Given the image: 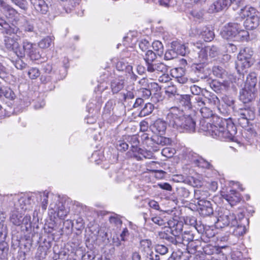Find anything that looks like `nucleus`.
Instances as JSON below:
<instances>
[{"instance_id":"f257e3e1","label":"nucleus","mask_w":260,"mask_h":260,"mask_svg":"<svg viewBox=\"0 0 260 260\" xmlns=\"http://www.w3.org/2000/svg\"><path fill=\"white\" fill-rule=\"evenodd\" d=\"M211 128L209 134L212 137L221 141H235L237 128L231 118H219Z\"/></svg>"},{"instance_id":"f03ea898","label":"nucleus","mask_w":260,"mask_h":260,"mask_svg":"<svg viewBox=\"0 0 260 260\" xmlns=\"http://www.w3.org/2000/svg\"><path fill=\"white\" fill-rule=\"evenodd\" d=\"M259 13L254 7L245 6L240 10L239 17L236 18L237 21L242 22L246 18L244 25L247 29L257 28L259 24Z\"/></svg>"},{"instance_id":"7ed1b4c3","label":"nucleus","mask_w":260,"mask_h":260,"mask_svg":"<svg viewBox=\"0 0 260 260\" xmlns=\"http://www.w3.org/2000/svg\"><path fill=\"white\" fill-rule=\"evenodd\" d=\"M253 51L250 47L241 49L237 56L236 68L239 74L244 75L254 62Z\"/></svg>"},{"instance_id":"20e7f679","label":"nucleus","mask_w":260,"mask_h":260,"mask_svg":"<svg viewBox=\"0 0 260 260\" xmlns=\"http://www.w3.org/2000/svg\"><path fill=\"white\" fill-rule=\"evenodd\" d=\"M184 116L183 111L177 107H171L166 115V122L173 128L178 129Z\"/></svg>"},{"instance_id":"39448f33","label":"nucleus","mask_w":260,"mask_h":260,"mask_svg":"<svg viewBox=\"0 0 260 260\" xmlns=\"http://www.w3.org/2000/svg\"><path fill=\"white\" fill-rule=\"evenodd\" d=\"M244 2V0H217L209 6L208 12L209 13L217 12L227 8L231 4L238 7L243 4Z\"/></svg>"},{"instance_id":"423d86ee","label":"nucleus","mask_w":260,"mask_h":260,"mask_svg":"<svg viewBox=\"0 0 260 260\" xmlns=\"http://www.w3.org/2000/svg\"><path fill=\"white\" fill-rule=\"evenodd\" d=\"M35 21L31 19H24L21 22L20 29L21 33V37L33 36L38 34L37 27L35 26Z\"/></svg>"},{"instance_id":"0eeeda50","label":"nucleus","mask_w":260,"mask_h":260,"mask_svg":"<svg viewBox=\"0 0 260 260\" xmlns=\"http://www.w3.org/2000/svg\"><path fill=\"white\" fill-rule=\"evenodd\" d=\"M237 224V220L234 214L229 211L224 210L223 214L219 215L216 222V226L218 228H222L225 226Z\"/></svg>"},{"instance_id":"6e6552de","label":"nucleus","mask_w":260,"mask_h":260,"mask_svg":"<svg viewBox=\"0 0 260 260\" xmlns=\"http://www.w3.org/2000/svg\"><path fill=\"white\" fill-rule=\"evenodd\" d=\"M200 62L196 63L192 67V70L197 76L201 79H206L210 74L211 70L206 60L199 58Z\"/></svg>"},{"instance_id":"1a4fd4ad","label":"nucleus","mask_w":260,"mask_h":260,"mask_svg":"<svg viewBox=\"0 0 260 260\" xmlns=\"http://www.w3.org/2000/svg\"><path fill=\"white\" fill-rule=\"evenodd\" d=\"M181 123L177 129L180 132L192 133L195 132L196 122L191 116L184 115Z\"/></svg>"},{"instance_id":"9d476101","label":"nucleus","mask_w":260,"mask_h":260,"mask_svg":"<svg viewBox=\"0 0 260 260\" xmlns=\"http://www.w3.org/2000/svg\"><path fill=\"white\" fill-rule=\"evenodd\" d=\"M235 22H230L225 26L221 32L222 37L226 40L234 39L236 40L238 30L240 28V23L236 20Z\"/></svg>"},{"instance_id":"9b49d317","label":"nucleus","mask_w":260,"mask_h":260,"mask_svg":"<svg viewBox=\"0 0 260 260\" xmlns=\"http://www.w3.org/2000/svg\"><path fill=\"white\" fill-rule=\"evenodd\" d=\"M254 117V112L249 108L241 109L239 111L238 123L242 127H247L249 121L253 120Z\"/></svg>"},{"instance_id":"f8f14e48","label":"nucleus","mask_w":260,"mask_h":260,"mask_svg":"<svg viewBox=\"0 0 260 260\" xmlns=\"http://www.w3.org/2000/svg\"><path fill=\"white\" fill-rule=\"evenodd\" d=\"M257 92L256 88H252L244 86L240 92V100L244 103H248L255 99Z\"/></svg>"},{"instance_id":"ddd939ff","label":"nucleus","mask_w":260,"mask_h":260,"mask_svg":"<svg viewBox=\"0 0 260 260\" xmlns=\"http://www.w3.org/2000/svg\"><path fill=\"white\" fill-rule=\"evenodd\" d=\"M199 213L203 216H208L213 213V209L212 204L209 201H201L197 203Z\"/></svg>"},{"instance_id":"4468645a","label":"nucleus","mask_w":260,"mask_h":260,"mask_svg":"<svg viewBox=\"0 0 260 260\" xmlns=\"http://www.w3.org/2000/svg\"><path fill=\"white\" fill-rule=\"evenodd\" d=\"M199 58H202L207 60L208 55L211 57H214L218 54V49L215 46H208L201 49L198 53Z\"/></svg>"},{"instance_id":"2eb2a0df","label":"nucleus","mask_w":260,"mask_h":260,"mask_svg":"<svg viewBox=\"0 0 260 260\" xmlns=\"http://www.w3.org/2000/svg\"><path fill=\"white\" fill-rule=\"evenodd\" d=\"M35 10L41 14H46L49 11V6L45 0H30Z\"/></svg>"},{"instance_id":"dca6fc26","label":"nucleus","mask_w":260,"mask_h":260,"mask_svg":"<svg viewBox=\"0 0 260 260\" xmlns=\"http://www.w3.org/2000/svg\"><path fill=\"white\" fill-rule=\"evenodd\" d=\"M17 36H5L4 38L5 45L6 48L14 52H18L17 50L19 47ZM19 38H20L19 37Z\"/></svg>"},{"instance_id":"f3484780","label":"nucleus","mask_w":260,"mask_h":260,"mask_svg":"<svg viewBox=\"0 0 260 260\" xmlns=\"http://www.w3.org/2000/svg\"><path fill=\"white\" fill-rule=\"evenodd\" d=\"M0 6L2 12L6 17L8 18L12 19L18 14L16 9L3 0H0Z\"/></svg>"},{"instance_id":"a211bd4d","label":"nucleus","mask_w":260,"mask_h":260,"mask_svg":"<svg viewBox=\"0 0 260 260\" xmlns=\"http://www.w3.org/2000/svg\"><path fill=\"white\" fill-rule=\"evenodd\" d=\"M203 95L205 96V99L204 100L206 101V104H208L210 105L216 106L218 110L220 111L219 107L220 100L216 95L207 90H205Z\"/></svg>"},{"instance_id":"6ab92c4d","label":"nucleus","mask_w":260,"mask_h":260,"mask_svg":"<svg viewBox=\"0 0 260 260\" xmlns=\"http://www.w3.org/2000/svg\"><path fill=\"white\" fill-rule=\"evenodd\" d=\"M191 98H192L189 94H180L177 95L175 102L180 106H184L188 109H190L192 107Z\"/></svg>"},{"instance_id":"aec40b11","label":"nucleus","mask_w":260,"mask_h":260,"mask_svg":"<svg viewBox=\"0 0 260 260\" xmlns=\"http://www.w3.org/2000/svg\"><path fill=\"white\" fill-rule=\"evenodd\" d=\"M125 82L121 78H116L111 80L110 88L113 94L119 93L124 88Z\"/></svg>"},{"instance_id":"412c9836","label":"nucleus","mask_w":260,"mask_h":260,"mask_svg":"<svg viewBox=\"0 0 260 260\" xmlns=\"http://www.w3.org/2000/svg\"><path fill=\"white\" fill-rule=\"evenodd\" d=\"M166 120H162V119H158L156 120L153 125L152 126L151 128L152 132L159 135H162L165 134L167 128Z\"/></svg>"},{"instance_id":"4be33fe9","label":"nucleus","mask_w":260,"mask_h":260,"mask_svg":"<svg viewBox=\"0 0 260 260\" xmlns=\"http://www.w3.org/2000/svg\"><path fill=\"white\" fill-rule=\"evenodd\" d=\"M222 196L232 206L240 201V194L235 190H231L230 192Z\"/></svg>"},{"instance_id":"5701e85b","label":"nucleus","mask_w":260,"mask_h":260,"mask_svg":"<svg viewBox=\"0 0 260 260\" xmlns=\"http://www.w3.org/2000/svg\"><path fill=\"white\" fill-rule=\"evenodd\" d=\"M199 34L206 42L211 41L215 36L213 30L207 26H203L200 29Z\"/></svg>"},{"instance_id":"b1692460","label":"nucleus","mask_w":260,"mask_h":260,"mask_svg":"<svg viewBox=\"0 0 260 260\" xmlns=\"http://www.w3.org/2000/svg\"><path fill=\"white\" fill-rule=\"evenodd\" d=\"M18 59L13 61V63L15 68L20 70L24 71L28 68V65L24 62L22 58L25 57L24 52L19 50L18 52H16Z\"/></svg>"},{"instance_id":"393cba45","label":"nucleus","mask_w":260,"mask_h":260,"mask_svg":"<svg viewBox=\"0 0 260 260\" xmlns=\"http://www.w3.org/2000/svg\"><path fill=\"white\" fill-rule=\"evenodd\" d=\"M246 224L238 223L235 225H231L230 232L232 233L233 235L237 237L243 236L246 232Z\"/></svg>"},{"instance_id":"a878e982","label":"nucleus","mask_w":260,"mask_h":260,"mask_svg":"<svg viewBox=\"0 0 260 260\" xmlns=\"http://www.w3.org/2000/svg\"><path fill=\"white\" fill-rule=\"evenodd\" d=\"M158 237L161 239L166 240L169 245L173 244L176 245L177 241H179V239H177L174 237L170 232H167V229L164 231H160L158 233Z\"/></svg>"},{"instance_id":"bb28decb","label":"nucleus","mask_w":260,"mask_h":260,"mask_svg":"<svg viewBox=\"0 0 260 260\" xmlns=\"http://www.w3.org/2000/svg\"><path fill=\"white\" fill-rule=\"evenodd\" d=\"M183 227V224L182 222H174L172 226L170 225V226L167 228V232H170L174 237L177 238L180 237V234H182Z\"/></svg>"},{"instance_id":"cd10ccee","label":"nucleus","mask_w":260,"mask_h":260,"mask_svg":"<svg viewBox=\"0 0 260 260\" xmlns=\"http://www.w3.org/2000/svg\"><path fill=\"white\" fill-rule=\"evenodd\" d=\"M32 200L30 197H21L18 201L17 204L15 205L17 209H20L22 210H27L30 209V206Z\"/></svg>"},{"instance_id":"c85d7f7f","label":"nucleus","mask_w":260,"mask_h":260,"mask_svg":"<svg viewBox=\"0 0 260 260\" xmlns=\"http://www.w3.org/2000/svg\"><path fill=\"white\" fill-rule=\"evenodd\" d=\"M171 47L174 48V50H175L178 55L184 56L187 52V48L185 45L178 41L172 42Z\"/></svg>"},{"instance_id":"c756f323","label":"nucleus","mask_w":260,"mask_h":260,"mask_svg":"<svg viewBox=\"0 0 260 260\" xmlns=\"http://www.w3.org/2000/svg\"><path fill=\"white\" fill-rule=\"evenodd\" d=\"M194 235L192 231H184L181 234V237L177 238V239H180L177 241V244L182 243L184 245H187L194 240Z\"/></svg>"},{"instance_id":"7c9ffc66","label":"nucleus","mask_w":260,"mask_h":260,"mask_svg":"<svg viewBox=\"0 0 260 260\" xmlns=\"http://www.w3.org/2000/svg\"><path fill=\"white\" fill-rule=\"evenodd\" d=\"M5 33L11 36L12 35H16L17 37L21 38V31L20 29V25L19 26H16L14 24L12 23L10 25L8 23L6 27L4 28Z\"/></svg>"},{"instance_id":"2f4dec72","label":"nucleus","mask_w":260,"mask_h":260,"mask_svg":"<svg viewBox=\"0 0 260 260\" xmlns=\"http://www.w3.org/2000/svg\"><path fill=\"white\" fill-rule=\"evenodd\" d=\"M116 67V69L120 71H125L128 73L132 72L133 67L123 58L120 59L117 62Z\"/></svg>"},{"instance_id":"473e14b6","label":"nucleus","mask_w":260,"mask_h":260,"mask_svg":"<svg viewBox=\"0 0 260 260\" xmlns=\"http://www.w3.org/2000/svg\"><path fill=\"white\" fill-rule=\"evenodd\" d=\"M257 82V74L255 72L250 73L246 78L245 84V86L252 88H256V85Z\"/></svg>"},{"instance_id":"72a5a7b5","label":"nucleus","mask_w":260,"mask_h":260,"mask_svg":"<svg viewBox=\"0 0 260 260\" xmlns=\"http://www.w3.org/2000/svg\"><path fill=\"white\" fill-rule=\"evenodd\" d=\"M190 193L189 190L184 187H178L176 188V197L178 200L182 201L188 199Z\"/></svg>"},{"instance_id":"f704fd0d","label":"nucleus","mask_w":260,"mask_h":260,"mask_svg":"<svg viewBox=\"0 0 260 260\" xmlns=\"http://www.w3.org/2000/svg\"><path fill=\"white\" fill-rule=\"evenodd\" d=\"M216 233V230L213 227L206 226L204 234L201 236V239L204 242H207L209 239L215 236Z\"/></svg>"},{"instance_id":"c9c22d12","label":"nucleus","mask_w":260,"mask_h":260,"mask_svg":"<svg viewBox=\"0 0 260 260\" xmlns=\"http://www.w3.org/2000/svg\"><path fill=\"white\" fill-rule=\"evenodd\" d=\"M140 249L141 252L146 254L151 251L152 242L150 239H142L140 242Z\"/></svg>"},{"instance_id":"e433bc0d","label":"nucleus","mask_w":260,"mask_h":260,"mask_svg":"<svg viewBox=\"0 0 260 260\" xmlns=\"http://www.w3.org/2000/svg\"><path fill=\"white\" fill-rule=\"evenodd\" d=\"M37 46L38 45L35 43H32L27 40H24L22 42L23 50L20 51L24 52L25 55L26 54L27 55L30 54L31 55V52H32Z\"/></svg>"},{"instance_id":"4c0bfd02","label":"nucleus","mask_w":260,"mask_h":260,"mask_svg":"<svg viewBox=\"0 0 260 260\" xmlns=\"http://www.w3.org/2000/svg\"><path fill=\"white\" fill-rule=\"evenodd\" d=\"M157 54L151 50H148L144 52L142 56L145 61V64L153 62L156 58Z\"/></svg>"},{"instance_id":"58836bf2","label":"nucleus","mask_w":260,"mask_h":260,"mask_svg":"<svg viewBox=\"0 0 260 260\" xmlns=\"http://www.w3.org/2000/svg\"><path fill=\"white\" fill-rule=\"evenodd\" d=\"M209 193L207 190L194 189V197L195 200H198L197 203L201 201H207L206 199L209 196Z\"/></svg>"},{"instance_id":"ea45409f","label":"nucleus","mask_w":260,"mask_h":260,"mask_svg":"<svg viewBox=\"0 0 260 260\" xmlns=\"http://www.w3.org/2000/svg\"><path fill=\"white\" fill-rule=\"evenodd\" d=\"M213 74L217 78H223L227 74L225 69L219 66H214L212 68Z\"/></svg>"},{"instance_id":"a19ab883","label":"nucleus","mask_w":260,"mask_h":260,"mask_svg":"<svg viewBox=\"0 0 260 260\" xmlns=\"http://www.w3.org/2000/svg\"><path fill=\"white\" fill-rule=\"evenodd\" d=\"M151 141L153 143H155L162 146L165 145L170 143L169 138L161 136V135H155L152 136Z\"/></svg>"},{"instance_id":"79ce46f5","label":"nucleus","mask_w":260,"mask_h":260,"mask_svg":"<svg viewBox=\"0 0 260 260\" xmlns=\"http://www.w3.org/2000/svg\"><path fill=\"white\" fill-rule=\"evenodd\" d=\"M1 98L5 96L6 98L13 100L15 98V94L13 91L9 87H3L1 90Z\"/></svg>"},{"instance_id":"37998d69","label":"nucleus","mask_w":260,"mask_h":260,"mask_svg":"<svg viewBox=\"0 0 260 260\" xmlns=\"http://www.w3.org/2000/svg\"><path fill=\"white\" fill-rule=\"evenodd\" d=\"M22 216L18 211L12 212L10 216L11 222L15 225L19 226L21 224Z\"/></svg>"},{"instance_id":"c03bdc74","label":"nucleus","mask_w":260,"mask_h":260,"mask_svg":"<svg viewBox=\"0 0 260 260\" xmlns=\"http://www.w3.org/2000/svg\"><path fill=\"white\" fill-rule=\"evenodd\" d=\"M189 223L190 225H193V228L197 230L199 233L201 234L202 235H203L207 225H204L200 222L198 223L194 218L190 219Z\"/></svg>"},{"instance_id":"a18cd8bd","label":"nucleus","mask_w":260,"mask_h":260,"mask_svg":"<svg viewBox=\"0 0 260 260\" xmlns=\"http://www.w3.org/2000/svg\"><path fill=\"white\" fill-rule=\"evenodd\" d=\"M152 47L155 51L154 52L156 53L158 56H161L163 55L164 48L160 41H154L152 44Z\"/></svg>"},{"instance_id":"49530a36","label":"nucleus","mask_w":260,"mask_h":260,"mask_svg":"<svg viewBox=\"0 0 260 260\" xmlns=\"http://www.w3.org/2000/svg\"><path fill=\"white\" fill-rule=\"evenodd\" d=\"M154 108V105L150 103H146L139 113V116L144 117L150 114Z\"/></svg>"},{"instance_id":"de8ad7c7","label":"nucleus","mask_w":260,"mask_h":260,"mask_svg":"<svg viewBox=\"0 0 260 260\" xmlns=\"http://www.w3.org/2000/svg\"><path fill=\"white\" fill-rule=\"evenodd\" d=\"M210 87L216 92H221L225 89V85L217 80H212L210 83Z\"/></svg>"},{"instance_id":"09e8293b","label":"nucleus","mask_w":260,"mask_h":260,"mask_svg":"<svg viewBox=\"0 0 260 260\" xmlns=\"http://www.w3.org/2000/svg\"><path fill=\"white\" fill-rule=\"evenodd\" d=\"M166 93L170 99H172L174 100L176 99L177 95L179 94L178 93V89L174 85H171L168 86L166 90Z\"/></svg>"},{"instance_id":"8fccbe9b","label":"nucleus","mask_w":260,"mask_h":260,"mask_svg":"<svg viewBox=\"0 0 260 260\" xmlns=\"http://www.w3.org/2000/svg\"><path fill=\"white\" fill-rule=\"evenodd\" d=\"M200 244V241L198 239H194L192 241L187 244L186 246L188 253L191 254L196 253L197 249Z\"/></svg>"},{"instance_id":"3c124183","label":"nucleus","mask_w":260,"mask_h":260,"mask_svg":"<svg viewBox=\"0 0 260 260\" xmlns=\"http://www.w3.org/2000/svg\"><path fill=\"white\" fill-rule=\"evenodd\" d=\"M38 47L39 46H37L35 49L31 52V55L30 54L27 55L31 60H39L42 58V51L40 50Z\"/></svg>"},{"instance_id":"603ef678","label":"nucleus","mask_w":260,"mask_h":260,"mask_svg":"<svg viewBox=\"0 0 260 260\" xmlns=\"http://www.w3.org/2000/svg\"><path fill=\"white\" fill-rule=\"evenodd\" d=\"M38 199L41 202V207L43 210L46 209L48 205V192L40 193L37 197Z\"/></svg>"},{"instance_id":"864d4df0","label":"nucleus","mask_w":260,"mask_h":260,"mask_svg":"<svg viewBox=\"0 0 260 260\" xmlns=\"http://www.w3.org/2000/svg\"><path fill=\"white\" fill-rule=\"evenodd\" d=\"M193 162L196 165L200 168L210 169L212 167L210 162L202 157L194 159Z\"/></svg>"},{"instance_id":"5fc2aeb1","label":"nucleus","mask_w":260,"mask_h":260,"mask_svg":"<svg viewBox=\"0 0 260 260\" xmlns=\"http://www.w3.org/2000/svg\"><path fill=\"white\" fill-rule=\"evenodd\" d=\"M249 38V32L247 30L242 29L240 24V28L238 30L237 36L236 41H241L247 40Z\"/></svg>"},{"instance_id":"6e6d98bb","label":"nucleus","mask_w":260,"mask_h":260,"mask_svg":"<svg viewBox=\"0 0 260 260\" xmlns=\"http://www.w3.org/2000/svg\"><path fill=\"white\" fill-rule=\"evenodd\" d=\"M53 39L51 37L47 36L42 39L38 44V46L41 48H47L50 46Z\"/></svg>"},{"instance_id":"4d7b16f0","label":"nucleus","mask_w":260,"mask_h":260,"mask_svg":"<svg viewBox=\"0 0 260 260\" xmlns=\"http://www.w3.org/2000/svg\"><path fill=\"white\" fill-rule=\"evenodd\" d=\"M11 2L18 6L24 11H26L28 8V3L26 0H10Z\"/></svg>"},{"instance_id":"13d9d810","label":"nucleus","mask_w":260,"mask_h":260,"mask_svg":"<svg viewBox=\"0 0 260 260\" xmlns=\"http://www.w3.org/2000/svg\"><path fill=\"white\" fill-rule=\"evenodd\" d=\"M57 216L60 219H64L67 215L68 211L62 203H59L57 208Z\"/></svg>"},{"instance_id":"bf43d9fd","label":"nucleus","mask_w":260,"mask_h":260,"mask_svg":"<svg viewBox=\"0 0 260 260\" xmlns=\"http://www.w3.org/2000/svg\"><path fill=\"white\" fill-rule=\"evenodd\" d=\"M213 124H211L209 122H207L205 119H202L200 121V128L202 130L206 132L208 134H209L211 127H212Z\"/></svg>"},{"instance_id":"052dcab7","label":"nucleus","mask_w":260,"mask_h":260,"mask_svg":"<svg viewBox=\"0 0 260 260\" xmlns=\"http://www.w3.org/2000/svg\"><path fill=\"white\" fill-rule=\"evenodd\" d=\"M200 113L204 119H208L213 115L212 111L209 108L204 107L201 108Z\"/></svg>"},{"instance_id":"680f3d73","label":"nucleus","mask_w":260,"mask_h":260,"mask_svg":"<svg viewBox=\"0 0 260 260\" xmlns=\"http://www.w3.org/2000/svg\"><path fill=\"white\" fill-rule=\"evenodd\" d=\"M28 77L31 79H35L40 75L39 70L37 68L32 67L27 71Z\"/></svg>"},{"instance_id":"e2e57ef3","label":"nucleus","mask_w":260,"mask_h":260,"mask_svg":"<svg viewBox=\"0 0 260 260\" xmlns=\"http://www.w3.org/2000/svg\"><path fill=\"white\" fill-rule=\"evenodd\" d=\"M205 99V96L203 95V94H202V96L200 95L195 98V101L193 102L194 106L201 108L205 107V106L206 105V101L204 100Z\"/></svg>"},{"instance_id":"0e129e2a","label":"nucleus","mask_w":260,"mask_h":260,"mask_svg":"<svg viewBox=\"0 0 260 260\" xmlns=\"http://www.w3.org/2000/svg\"><path fill=\"white\" fill-rule=\"evenodd\" d=\"M217 250V248L212 245L207 244L203 247V252L207 255L213 254L216 252Z\"/></svg>"},{"instance_id":"69168bd1","label":"nucleus","mask_w":260,"mask_h":260,"mask_svg":"<svg viewBox=\"0 0 260 260\" xmlns=\"http://www.w3.org/2000/svg\"><path fill=\"white\" fill-rule=\"evenodd\" d=\"M155 251L159 255H163L168 252V248L164 245L157 244L155 247Z\"/></svg>"},{"instance_id":"338daca9","label":"nucleus","mask_w":260,"mask_h":260,"mask_svg":"<svg viewBox=\"0 0 260 260\" xmlns=\"http://www.w3.org/2000/svg\"><path fill=\"white\" fill-rule=\"evenodd\" d=\"M190 90L192 94L198 96L201 95V94L202 95L204 93V90L196 85L190 86Z\"/></svg>"},{"instance_id":"774afa93","label":"nucleus","mask_w":260,"mask_h":260,"mask_svg":"<svg viewBox=\"0 0 260 260\" xmlns=\"http://www.w3.org/2000/svg\"><path fill=\"white\" fill-rule=\"evenodd\" d=\"M146 260H161V257L158 253L155 251H150L146 255Z\"/></svg>"}]
</instances>
